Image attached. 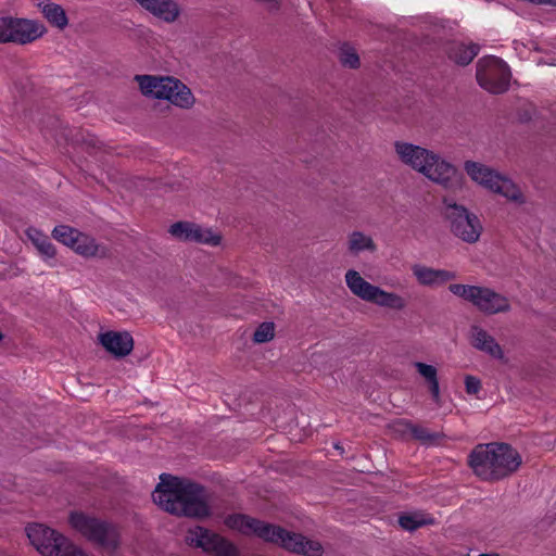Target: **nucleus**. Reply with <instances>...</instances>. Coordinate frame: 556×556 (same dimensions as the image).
<instances>
[{
    "label": "nucleus",
    "instance_id": "nucleus-8",
    "mask_svg": "<svg viewBox=\"0 0 556 556\" xmlns=\"http://www.w3.org/2000/svg\"><path fill=\"white\" fill-rule=\"evenodd\" d=\"M442 213L450 231L456 238L469 244H475L480 240L483 231L482 224L479 217L466 206L444 198Z\"/></svg>",
    "mask_w": 556,
    "mask_h": 556
},
{
    "label": "nucleus",
    "instance_id": "nucleus-24",
    "mask_svg": "<svg viewBox=\"0 0 556 556\" xmlns=\"http://www.w3.org/2000/svg\"><path fill=\"white\" fill-rule=\"evenodd\" d=\"M479 52V46L476 43H464L454 41L448 43L446 47V53L448 58L459 64H469Z\"/></svg>",
    "mask_w": 556,
    "mask_h": 556
},
{
    "label": "nucleus",
    "instance_id": "nucleus-25",
    "mask_svg": "<svg viewBox=\"0 0 556 556\" xmlns=\"http://www.w3.org/2000/svg\"><path fill=\"white\" fill-rule=\"evenodd\" d=\"M26 236L46 261L54 258L56 251L47 235L31 227L26 230Z\"/></svg>",
    "mask_w": 556,
    "mask_h": 556
},
{
    "label": "nucleus",
    "instance_id": "nucleus-23",
    "mask_svg": "<svg viewBox=\"0 0 556 556\" xmlns=\"http://www.w3.org/2000/svg\"><path fill=\"white\" fill-rule=\"evenodd\" d=\"M413 366L428 384L432 401L437 407H440L442 404V399L437 367L422 362H415Z\"/></svg>",
    "mask_w": 556,
    "mask_h": 556
},
{
    "label": "nucleus",
    "instance_id": "nucleus-19",
    "mask_svg": "<svg viewBox=\"0 0 556 556\" xmlns=\"http://www.w3.org/2000/svg\"><path fill=\"white\" fill-rule=\"evenodd\" d=\"M170 83L172 84H169V86L166 85L164 96H162L161 100H167L180 109L192 108L195 102V98L190 88L174 77H170Z\"/></svg>",
    "mask_w": 556,
    "mask_h": 556
},
{
    "label": "nucleus",
    "instance_id": "nucleus-12",
    "mask_svg": "<svg viewBox=\"0 0 556 556\" xmlns=\"http://www.w3.org/2000/svg\"><path fill=\"white\" fill-rule=\"evenodd\" d=\"M52 236L55 240L86 258L105 257L109 253L106 247L98 243L93 237L67 225L54 227Z\"/></svg>",
    "mask_w": 556,
    "mask_h": 556
},
{
    "label": "nucleus",
    "instance_id": "nucleus-6",
    "mask_svg": "<svg viewBox=\"0 0 556 556\" xmlns=\"http://www.w3.org/2000/svg\"><path fill=\"white\" fill-rule=\"evenodd\" d=\"M344 281L350 292L364 302L393 312H403L407 307V300L402 294L367 281L356 269H348Z\"/></svg>",
    "mask_w": 556,
    "mask_h": 556
},
{
    "label": "nucleus",
    "instance_id": "nucleus-10",
    "mask_svg": "<svg viewBox=\"0 0 556 556\" xmlns=\"http://www.w3.org/2000/svg\"><path fill=\"white\" fill-rule=\"evenodd\" d=\"M26 532L33 546L42 556H88L65 536L43 525L28 526Z\"/></svg>",
    "mask_w": 556,
    "mask_h": 556
},
{
    "label": "nucleus",
    "instance_id": "nucleus-4",
    "mask_svg": "<svg viewBox=\"0 0 556 556\" xmlns=\"http://www.w3.org/2000/svg\"><path fill=\"white\" fill-rule=\"evenodd\" d=\"M520 454L505 443L479 444L469 456L473 472L485 481L504 479L518 470Z\"/></svg>",
    "mask_w": 556,
    "mask_h": 556
},
{
    "label": "nucleus",
    "instance_id": "nucleus-16",
    "mask_svg": "<svg viewBox=\"0 0 556 556\" xmlns=\"http://www.w3.org/2000/svg\"><path fill=\"white\" fill-rule=\"evenodd\" d=\"M98 339L105 351L115 357L127 356L134 349L132 337L126 331H106L100 333Z\"/></svg>",
    "mask_w": 556,
    "mask_h": 556
},
{
    "label": "nucleus",
    "instance_id": "nucleus-11",
    "mask_svg": "<svg viewBox=\"0 0 556 556\" xmlns=\"http://www.w3.org/2000/svg\"><path fill=\"white\" fill-rule=\"evenodd\" d=\"M46 31L43 24L34 20L0 17V43L28 45L41 38Z\"/></svg>",
    "mask_w": 556,
    "mask_h": 556
},
{
    "label": "nucleus",
    "instance_id": "nucleus-3",
    "mask_svg": "<svg viewBox=\"0 0 556 556\" xmlns=\"http://www.w3.org/2000/svg\"><path fill=\"white\" fill-rule=\"evenodd\" d=\"M225 525L244 535H255L296 554L320 556L323 552V547L317 541L307 540L301 534L290 533L279 526H274L247 515H230L226 517Z\"/></svg>",
    "mask_w": 556,
    "mask_h": 556
},
{
    "label": "nucleus",
    "instance_id": "nucleus-21",
    "mask_svg": "<svg viewBox=\"0 0 556 556\" xmlns=\"http://www.w3.org/2000/svg\"><path fill=\"white\" fill-rule=\"evenodd\" d=\"M141 93L147 98L162 99L166 85L169 86L170 76L136 75Z\"/></svg>",
    "mask_w": 556,
    "mask_h": 556
},
{
    "label": "nucleus",
    "instance_id": "nucleus-26",
    "mask_svg": "<svg viewBox=\"0 0 556 556\" xmlns=\"http://www.w3.org/2000/svg\"><path fill=\"white\" fill-rule=\"evenodd\" d=\"M399 427L403 428L404 432H409L415 439L424 444L433 445L439 443L441 434L438 432H430L427 428L413 425L409 422H399Z\"/></svg>",
    "mask_w": 556,
    "mask_h": 556
},
{
    "label": "nucleus",
    "instance_id": "nucleus-15",
    "mask_svg": "<svg viewBox=\"0 0 556 556\" xmlns=\"http://www.w3.org/2000/svg\"><path fill=\"white\" fill-rule=\"evenodd\" d=\"M168 232L180 241L194 242L216 247L222 241V236L211 228L202 227L190 222H177L170 225Z\"/></svg>",
    "mask_w": 556,
    "mask_h": 556
},
{
    "label": "nucleus",
    "instance_id": "nucleus-9",
    "mask_svg": "<svg viewBox=\"0 0 556 556\" xmlns=\"http://www.w3.org/2000/svg\"><path fill=\"white\" fill-rule=\"evenodd\" d=\"M70 523L81 535L98 544L108 554H113L119 546L117 529L106 521L83 513H73L70 517Z\"/></svg>",
    "mask_w": 556,
    "mask_h": 556
},
{
    "label": "nucleus",
    "instance_id": "nucleus-28",
    "mask_svg": "<svg viewBox=\"0 0 556 556\" xmlns=\"http://www.w3.org/2000/svg\"><path fill=\"white\" fill-rule=\"evenodd\" d=\"M45 17L54 26L63 29L67 25L65 11L55 3L45 4L42 8Z\"/></svg>",
    "mask_w": 556,
    "mask_h": 556
},
{
    "label": "nucleus",
    "instance_id": "nucleus-27",
    "mask_svg": "<svg viewBox=\"0 0 556 556\" xmlns=\"http://www.w3.org/2000/svg\"><path fill=\"white\" fill-rule=\"evenodd\" d=\"M399 523L403 529L414 531L422 526L432 525L433 518L428 514L414 511L400 516Z\"/></svg>",
    "mask_w": 556,
    "mask_h": 556
},
{
    "label": "nucleus",
    "instance_id": "nucleus-22",
    "mask_svg": "<svg viewBox=\"0 0 556 556\" xmlns=\"http://www.w3.org/2000/svg\"><path fill=\"white\" fill-rule=\"evenodd\" d=\"M346 252L352 256H358L362 253L374 254L378 250V245L374 238L362 231L353 230L346 236Z\"/></svg>",
    "mask_w": 556,
    "mask_h": 556
},
{
    "label": "nucleus",
    "instance_id": "nucleus-14",
    "mask_svg": "<svg viewBox=\"0 0 556 556\" xmlns=\"http://www.w3.org/2000/svg\"><path fill=\"white\" fill-rule=\"evenodd\" d=\"M186 541L190 545L214 553L216 556H239V551L235 544L202 527L190 529Z\"/></svg>",
    "mask_w": 556,
    "mask_h": 556
},
{
    "label": "nucleus",
    "instance_id": "nucleus-20",
    "mask_svg": "<svg viewBox=\"0 0 556 556\" xmlns=\"http://www.w3.org/2000/svg\"><path fill=\"white\" fill-rule=\"evenodd\" d=\"M144 10L157 18L166 22H175L179 14L180 9L174 0H136Z\"/></svg>",
    "mask_w": 556,
    "mask_h": 556
},
{
    "label": "nucleus",
    "instance_id": "nucleus-32",
    "mask_svg": "<svg viewBox=\"0 0 556 556\" xmlns=\"http://www.w3.org/2000/svg\"><path fill=\"white\" fill-rule=\"evenodd\" d=\"M2 338H3V334H2V332L0 331V341L2 340Z\"/></svg>",
    "mask_w": 556,
    "mask_h": 556
},
{
    "label": "nucleus",
    "instance_id": "nucleus-31",
    "mask_svg": "<svg viewBox=\"0 0 556 556\" xmlns=\"http://www.w3.org/2000/svg\"><path fill=\"white\" fill-rule=\"evenodd\" d=\"M465 389L468 394H478L481 390V381L475 376L465 377Z\"/></svg>",
    "mask_w": 556,
    "mask_h": 556
},
{
    "label": "nucleus",
    "instance_id": "nucleus-29",
    "mask_svg": "<svg viewBox=\"0 0 556 556\" xmlns=\"http://www.w3.org/2000/svg\"><path fill=\"white\" fill-rule=\"evenodd\" d=\"M275 337V324L271 321H265L261 324L254 334L253 340L256 343H265L273 340Z\"/></svg>",
    "mask_w": 556,
    "mask_h": 556
},
{
    "label": "nucleus",
    "instance_id": "nucleus-17",
    "mask_svg": "<svg viewBox=\"0 0 556 556\" xmlns=\"http://www.w3.org/2000/svg\"><path fill=\"white\" fill-rule=\"evenodd\" d=\"M412 271L417 282L424 287L437 288L454 280L456 274L446 269H435L420 264H415Z\"/></svg>",
    "mask_w": 556,
    "mask_h": 556
},
{
    "label": "nucleus",
    "instance_id": "nucleus-1",
    "mask_svg": "<svg viewBox=\"0 0 556 556\" xmlns=\"http://www.w3.org/2000/svg\"><path fill=\"white\" fill-rule=\"evenodd\" d=\"M393 150L396 160L405 167L424 176L445 190L462 186L463 176L455 164L441 153L406 140H395Z\"/></svg>",
    "mask_w": 556,
    "mask_h": 556
},
{
    "label": "nucleus",
    "instance_id": "nucleus-18",
    "mask_svg": "<svg viewBox=\"0 0 556 556\" xmlns=\"http://www.w3.org/2000/svg\"><path fill=\"white\" fill-rule=\"evenodd\" d=\"M470 343L476 350L488 354L492 358L505 361L502 346L497 343L495 338L483 328L479 326L471 327Z\"/></svg>",
    "mask_w": 556,
    "mask_h": 556
},
{
    "label": "nucleus",
    "instance_id": "nucleus-7",
    "mask_svg": "<svg viewBox=\"0 0 556 556\" xmlns=\"http://www.w3.org/2000/svg\"><path fill=\"white\" fill-rule=\"evenodd\" d=\"M448 290L454 295L471 303L485 315L505 314L510 312V300L492 288L475 285L452 283Z\"/></svg>",
    "mask_w": 556,
    "mask_h": 556
},
{
    "label": "nucleus",
    "instance_id": "nucleus-13",
    "mask_svg": "<svg viewBox=\"0 0 556 556\" xmlns=\"http://www.w3.org/2000/svg\"><path fill=\"white\" fill-rule=\"evenodd\" d=\"M476 77L480 87L498 94L508 89L510 71L503 60L496 56H486L478 61Z\"/></svg>",
    "mask_w": 556,
    "mask_h": 556
},
{
    "label": "nucleus",
    "instance_id": "nucleus-5",
    "mask_svg": "<svg viewBox=\"0 0 556 556\" xmlns=\"http://www.w3.org/2000/svg\"><path fill=\"white\" fill-rule=\"evenodd\" d=\"M464 170L467 176L481 188L496 193L507 201L523 204L526 198L519 186L507 175L494 167L477 161H466Z\"/></svg>",
    "mask_w": 556,
    "mask_h": 556
},
{
    "label": "nucleus",
    "instance_id": "nucleus-2",
    "mask_svg": "<svg viewBox=\"0 0 556 556\" xmlns=\"http://www.w3.org/2000/svg\"><path fill=\"white\" fill-rule=\"evenodd\" d=\"M160 479L152 497L162 509L194 518L210 515L206 495L201 485L166 473L161 475Z\"/></svg>",
    "mask_w": 556,
    "mask_h": 556
},
{
    "label": "nucleus",
    "instance_id": "nucleus-30",
    "mask_svg": "<svg viewBox=\"0 0 556 556\" xmlns=\"http://www.w3.org/2000/svg\"><path fill=\"white\" fill-rule=\"evenodd\" d=\"M340 62L343 66L350 68H356L359 65V58L355 49L352 47L344 46L340 49L339 54Z\"/></svg>",
    "mask_w": 556,
    "mask_h": 556
}]
</instances>
